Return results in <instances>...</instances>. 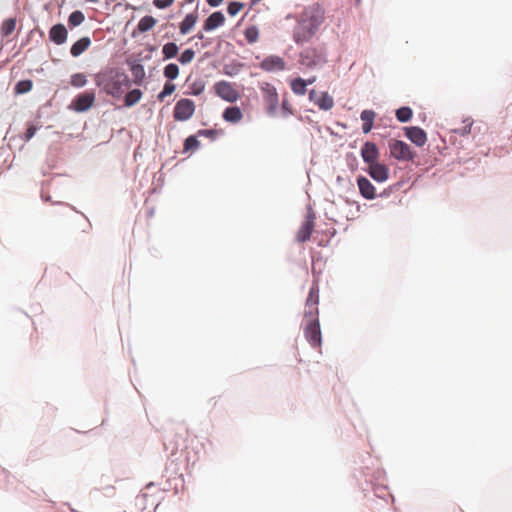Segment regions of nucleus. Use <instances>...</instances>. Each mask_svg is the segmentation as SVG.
I'll return each instance as SVG.
<instances>
[{
    "label": "nucleus",
    "mask_w": 512,
    "mask_h": 512,
    "mask_svg": "<svg viewBox=\"0 0 512 512\" xmlns=\"http://www.w3.org/2000/svg\"><path fill=\"white\" fill-rule=\"evenodd\" d=\"M316 32L317 31L314 28L303 22L301 19H298L293 30V40L297 44L306 43L314 37Z\"/></svg>",
    "instance_id": "obj_9"
},
{
    "label": "nucleus",
    "mask_w": 512,
    "mask_h": 512,
    "mask_svg": "<svg viewBox=\"0 0 512 512\" xmlns=\"http://www.w3.org/2000/svg\"><path fill=\"white\" fill-rule=\"evenodd\" d=\"M197 21L198 15L196 13L187 14L179 25L180 33L183 35L189 33Z\"/></svg>",
    "instance_id": "obj_22"
},
{
    "label": "nucleus",
    "mask_w": 512,
    "mask_h": 512,
    "mask_svg": "<svg viewBox=\"0 0 512 512\" xmlns=\"http://www.w3.org/2000/svg\"><path fill=\"white\" fill-rule=\"evenodd\" d=\"M204 90V84L202 83H194L192 85V94L193 95H199L203 92Z\"/></svg>",
    "instance_id": "obj_46"
},
{
    "label": "nucleus",
    "mask_w": 512,
    "mask_h": 512,
    "mask_svg": "<svg viewBox=\"0 0 512 512\" xmlns=\"http://www.w3.org/2000/svg\"><path fill=\"white\" fill-rule=\"evenodd\" d=\"M132 75L135 77L136 82H141L145 76L144 67L141 64H134L131 67Z\"/></svg>",
    "instance_id": "obj_38"
},
{
    "label": "nucleus",
    "mask_w": 512,
    "mask_h": 512,
    "mask_svg": "<svg viewBox=\"0 0 512 512\" xmlns=\"http://www.w3.org/2000/svg\"><path fill=\"white\" fill-rule=\"evenodd\" d=\"M142 98V91L140 89H133L125 95V106L131 107L138 103Z\"/></svg>",
    "instance_id": "obj_27"
},
{
    "label": "nucleus",
    "mask_w": 512,
    "mask_h": 512,
    "mask_svg": "<svg viewBox=\"0 0 512 512\" xmlns=\"http://www.w3.org/2000/svg\"><path fill=\"white\" fill-rule=\"evenodd\" d=\"M244 35L247 42L252 44L257 42L259 38V31L255 26H251L245 30Z\"/></svg>",
    "instance_id": "obj_34"
},
{
    "label": "nucleus",
    "mask_w": 512,
    "mask_h": 512,
    "mask_svg": "<svg viewBox=\"0 0 512 512\" xmlns=\"http://www.w3.org/2000/svg\"><path fill=\"white\" fill-rule=\"evenodd\" d=\"M198 134L201 136H205L207 138L214 139L217 136V131L212 129H206V130H199Z\"/></svg>",
    "instance_id": "obj_44"
},
{
    "label": "nucleus",
    "mask_w": 512,
    "mask_h": 512,
    "mask_svg": "<svg viewBox=\"0 0 512 512\" xmlns=\"http://www.w3.org/2000/svg\"><path fill=\"white\" fill-rule=\"evenodd\" d=\"M195 112V103L191 99H180L174 107L173 117L177 121H186L190 119Z\"/></svg>",
    "instance_id": "obj_8"
},
{
    "label": "nucleus",
    "mask_w": 512,
    "mask_h": 512,
    "mask_svg": "<svg viewBox=\"0 0 512 512\" xmlns=\"http://www.w3.org/2000/svg\"><path fill=\"white\" fill-rule=\"evenodd\" d=\"M70 83L74 87H83L86 85L87 79L83 73H75L71 76Z\"/></svg>",
    "instance_id": "obj_35"
},
{
    "label": "nucleus",
    "mask_w": 512,
    "mask_h": 512,
    "mask_svg": "<svg viewBox=\"0 0 512 512\" xmlns=\"http://www.w3.org/2000/svg\"><path fill=\"white\" fill-rule=\"evenodd\" d=\"M318 302H319V290L316 286H312L310 288L306 303H305V311L304 318L306 322L309 320L319 321L318 319Z\"/></svg>",
    "instance_id": "obj_7"
},
{
    "label": "nucleus",
    "mask_w": 512,
    "mask_h": 512,
    "mask_svg": "<svg viewBox=\"0 0 512 512\" xmlns=\"http://www.w3.org/2000/svg\"><path fill=\"white\" fill-rule=\"evenodd\" d=\"M361 156L363 161L368 165L378 162V147L373 142H366L361 148Z\"/></svg>",
    "instance_id": "obj_16"
},
{
    "label": "nucleus",
    "mask_w": 512,
    "mask_h": 512,
    "mask_svg": "<svg viewBox=\"0 0 512 512\" xmlns=\"http://www.w3.org/2000/svg\"><path fill=\"white\" fill-rule=\"evenodd\" d=\"M357 185L359 188L360 194L368 200L374 199L376 196V190L374 185L364 176H359L357 178Z\"/></svg>",
    "instance_id": "obj_17"
},
{
    "label": "nucleus",
    "mask_w": 512,
    "mask_h": 512,
    "mask_svg": "<svg viewBox=\"0 0 512 512\" xmlns=\"http://www.w3.org/2000/svg\"><path fill=\"white\" fill-rule=\"evenodd\" d=\"M179 48L174 42L166 43L162 48L164 59L174 58L178 54Z\"/></svg>",
    "instance_id": "obj_29"
},
{
    "label": "nucleus",
    "mask_w": 512,
    "mask_h": 512,
    "mask_svg": "<svg viewBox=\"0 0 512 512\" xmlns=\"http://www.w3.org/2000/svg\"><path fill=\"white\" fill-rule=\"evenodd\" d=\"M260 67L268 72L281 71L285 69V61L279 56H268L261 62Z\"/></svg>",
    "instance_id": "obj_18"
},
{
    "label": "nucleus",
    "mask_w": 512,
    "mask_h": 512,
    "mask_svg": "<svg viewBox=\"0 0 512 512\" xmlns=\"http://www.w3.org/2000/svg\"><path fill=\"white\" fill-rule=\"evenodd\" d=\"M199 141L198 139L191 135L189 136L188 138H186L185 142H184V150L185 151H189V150H194V149H197L199 147Z\"/></svg>",
    "instance_id": "obj_39"
},
{
    "label": "nucleus",
    "mask_w": 512,
    "mask_h": 512,
    "mask_svg": "<svg viewBox=\"0 0 512 512\" xmlns=\"http://www.w3.org/2000/svg\"><path fill=\"white\" fill-rule=\"evenodd\" d=\"M176 89V86L171 82H166L163 90L158 94L159 101H163L166 96L171 95Z\"/></svg>",
    "instance_id": "obj_36"
},
{
    "label": "nucleus",
    "mask_w": 512,
    "mask_h": 512,
    "mask_svg": "<svg viewBox=\"0 0 512 512\" xmlns=\"http://www.w3.org/2000/svg\"><path fill=\"white\" fill-rule=\"evenodd\" d=\"M203 37H204V36H203V34H202V33H198V34H197V38H198V39H203Z\"/></svg>",
    "instance_id": "obj_49"
},
{
    "label": "nucleus",
    "mask_w": 512,
    "mask_h": 512,
    "mask_svg": "<svg viewBox=\"0 0 512 512\" xmlns=\"http://www.w3.org/2000/svg\"><path fill=\"white\" fill-rule=\"evenodd\" d=\"M226 122L238 123L243 118V113L238 106L227 107L222 115Z\"/></svg>",
    "instance_id": "obj_21"
},
{
    "label": "nucleus",
    "mask_w": 512,
    "mask_h": 512,
    "mask_svg": "<svg viewBox=\"0 0 512 512\" xmlns=\"http://www.w3.org/2000/svg\"><path fill=\"white\" fill-rule=\"evenodd\" d=\"M156 24V19L152 16H144L140 19L137 25V29L140 32H147L152 29Z\"/></svg>",
    "instance_id": "obj_28"
},
{
    "label": "nucleus",
    "mask_w": 512,
    "mask_h": 512,
    "mask_svg": "<svg viewBox=\"0 0 512 512\" xmlns=\"http://www.w3.org/2000/svg\"><path fill=\"white\" fill-rule=\"evenodd\" d=\"M225 22V16L222 12L217 11L212 13L204 22L203 29L207 32L212 31Z\"/></svg>",
    "instance_id": "obj_20"
},
{
    "label": "nucleus",
    "mask_w": 512,
    "mask_h": 512,
    "mask_svg": "<svg viewBox=\"0 0 512 512\" xmlns=\"http://www.w3.org/2000/svg\"><path fill=\"white\" fill-rule=\"evenodd\" d=\"M282 111H283L284 116H288V115L293 114V111L291 109V105L285 99L282 101Z\"/></svg>",
    "instance_id": "obj_45"
},
{
    "label": "nucleus",
    "mask_w": 512,
    "mask_h": 512,
    "mask_svg": "<svg viewBox=\"0 0 512 512\" xmlns=\"http://www.w3.org/2000/svg\"><path fill=\"white\" fill-rule=\"evenodd\" d=\"M85 17L84 14L81 11H74L70 14L68 18V23L70 26H79L83 23Z\"/></svg>",
    "instance_id": "obj_33"
},
{
    "label": "nucleus",
    "mask_w": 512,
    "mask_h": 512,
    "mask_svg": "<svg viewBox=\"0 0 512 512\" xmlns=\"http://www.w3.org/2000/svg\"><path fill=\"white\" fill-rule=\"evenodd\" d=\"M67 29L63 24H56L50 28L49 38L57 45H62L67 40Z\"/></svg>",
    "instance_id": "obj_19"
},
{
    "label": "nucleus",
    "mask_w": 512,
    "mask_h": 512,
    "mask_svg": "<svg viewBox=\"0 0 512 512\" xmlns=\"http://www.w3.org/2000/svg\"><path fill=\"white\" fill-rule=\"evenodd\" d=\"M37 131V127L34 126V125H29L26 132H25V135H24V140L25 141H29L30 139L33 138V136L35 135Z\"/></svg>",
    "instance_id": "obj_43"
},
{
    "label": "nucleus",
    "mask_w": 512,
    "mask_h": 512,
    "mask_svg": "<svg viewBox=\"0 0 512 512\" xmlns=\"http://www.w3.org/2000/svg\"><path fill=\"white\" fill-rule=\"evenodd\" d=\"M326 62V52L324 47H307L299 55V63L303 66L312 68Z\"/></svg>",
    "instance_id": "obj_2"
},
{
    "label": "nucleus",
    "mask_w": 512,
    "mask_h": 512,
    "mask_svg": "<svg viewBox=\"0 0 512 512\" xmlns=\"http://www.w3.org/2000/svg\"><path fill=\"white\" fill-rule=\"evenodd\" d=\"M95 83L106 94L120 98L124 91L130 87L129 77L122 71L111 68L95 75Z\"/></svg>",
    "instance_id": "obj_1"
},
{
    "label": "nucleus",
    "mask_w": 512,
    "mask_h": 512,
    "mask_svg": "<svg viewBox=\"0 0 512 512\" xmlns=\"http://www.w3.org/2000/svg\"><path fill=\"white\" fill-rule=\"evenodd\" d=\"M243 6L244 5L242 3H240V2H231V3L228 4L227 12L231 16H235L236 14H238L241 11Z\"/></svg>",
    "instance_id": "obj_40"
},
{
    "label": "nucleus",
    "mask_w": 512,
    "mask_h": 512,
    "mask_svg": "<svg viewBox=\"0 0 512 512\" xmlns=\"http://www.w3.org/2000/svg\"><path fill=\"white\" fill-rule=\"evenodd\" d=\"M175 0H154L153 4L158 9H165L173 4Z\"/></svg>",
    "instance_id": "obj_42"
},
{
    "label": "nucleus",
    "mask_w": 512,
    "mask_h": 512,
    "mask_svg": "<svg viewBox=\"0 0 512 512\" xmlns=\"http://www.w3.org/2000/svg\"><path fill=\"white\" fill-rule=\"evenodd\" d=\"M388 148L390 156L398 161H412L416 156V152L412 147L401 140L390 139L388 141Z\"/></svg>",
    "instance_id": "obj_4"
},
{
    "label": "nucleus",
    "mask_w": 512,
    "mask_h": 512,
    "mask_svg": "<svg viewBox=\"0 0 512 512\" xmlns=\"http://www.w3.org/2000/svg\"><path fill=\"white\" fill-rule=\"evenodd\" d=\"M308 83L302 78L293 79L290 83L291 90L296 95H304L306 93V87Z\"/></svg>",
    "instance_id": "obj_26"
},
{
    "label": "nucleus",
    "mask_w": 512,
    "mask_h": 512,
    "mask_svg": "<svg viewBox=\"0 0 512 512\" xmlns=\"http://www.w3.org/2000/svg\"><path fill=\"white\" fill-rule=\"evenodd\" d=\"M304 335L313 347H320L322 336L319 321L309 320L304 328Z\"/></svg>",
    "instance_id": "obj_10"
},
{
    "label": "nucleus",
    "mask_w": 512,
    "mask_h": 512,
    "mask_svg": "<svg viewBox=\"0 0 512 512\" xmlns=\"http://www.w3.org/2000/svg\"><path fill=\"white\" fill-rule=\"evenodd\" d=\"M194 57H195V52H194V50H192V49H186V50H184V51L181 53V55H180V57H179V62H180L181 64H183V65H185V64H189V63H191V62L193 61Z\"/></svg>",
    "instance_id": "obj_37"
},
{
    "label": "nucleus",
    "mask_w": 512,
    "mask_h": 512,
    "mask_svg": "<svg viewBox=\"0 0 512 512\" xmlns=\"http://www.w3.org/2000/svg\"><path fill=\"white\" fill-rule=\"evenodd\" d=\"M213 88L215 94L226 102L234 103L240 99L239 91L228 81H218Z\"/></svg>",
    "instance_id": "obj_6"
},
{
    "label": "nucleus",
    "mask_w": 512,
    "mask_h": 512,
    "mask_svg": "<svg viewBox=\"0 0 512 512\" xmlns=\"http://www.w3.org/2000/svg\"><path fill=\"white\" fill-rule=\"evenodd\" d=\"M261 92L266 112L274 116L279 106V96L276 88L272 84L265 82L261 85Z\"/></svg>",
    "instance_id": "obj_5"
},
{
    "label": "nucleus",
    "mask_w": 512,
    "mask_h": 512,
    "mask_svg": "<svg viewBox=\"0 0 512 512\" xmlns=\"http://www.w3.org/2000/svg\"><path fill=\"white\" fill-rule=\"evenodd\" d=\"M16 25H17L16 18H8V19L4 20L1 25V28H0V33H1L2 38L9 37L15 31Z\"/></svg>",
    "instance_id": "obj_25"
},
{
    "label": "nucleus",
    "mask_w": 512,
    "mask_h": 512,
    "mask_svg": "<svg viewBox=\"0 0 512 512\" xmlns=\"http://www.w3.org/2000/svg\"><path fill=\"white\" fill-rule=\"evenodd\" d=\"M412 109L410 107H401L396 110V118L399 122H408L412 117Z\"/></svg>",
    "instance_id": "obj_31"
},
{
    "label": "nucleus",
    "mask_w": 512,
    "mask_h": 512,
    "mask_svg": "<svg viewBox=\"0 0 512 512\" xmlns=\"http://www.w3.org/2000/svg\"><path fill=\"white\" fill-rule=\"evenodd\" d=\"M404 131L407 138L419 147L424 146L427 142L426 132L420 127H405Z\"/></svg>",
    "instance_id": "obj_15"
},
{
    "label": "nucleus",
    "mask_w": 512,
    "mask_h": 512,
    "mask_svg": "<svg viewBox=\"0 0 512 512\" xmlns=\"http://www.w3.org/2000/svg\"><path fill=\"white\" fill-rule=\"evenodd\" d=\"M315 80H316V78L312 77V78H310L308 80H305V81L308 83V85H310V84L314 83Z\"/></svg>",
    "instance_id": "obj_48"
},
{
    "label": "nucleus",
    "mask_w": 512,
    "mask_h": 512,
    "mask_svg": "<svg viewBox=\"0 0 512 512\" xmlns=\"http://www.w3.org/2000/svg\"><path fill=\"white\" fill-rule=\"evenodd\" d=\"M95 102V95L91 92L79 94L71 103V108L77 112H84L90 109Z\"/></svg>",
    "instance_id": "obj_11"
},
{
    "label": "nucleus",
    "mask_w": 512,
    "mask_h": 512,
    "mask_svg": "<svg viewBox=\"0 0 512 512\" xmlns=\"http://www.w3.org/2000/svg\"><path fill=\"white\" fill-rule=\"evenodd\" d=\"M309 99L321 110H330L334 106L333 98L327 92H316L311 90L309 92Z\"/></svg>",
    "instance_id": "obj_12"
},
{
    "label": "nucleus",
    "mask_w": 512,
    "mask_h": 512,
    "mask_svg": "<svg viewBox=\"0 0 512 512\" xmlns=\"http://www.w3.org/2000/svg\"><path fill=\"white\" fill-rule=\"evenodd\" d=\"M368 174L377 182H385L389 178V168L380 162L368 165Z\"/></svg>",
    "instance_id": "obj_14"
},
{
    "label": "nucleus",
    "mask_w": 512,
    "mask_h": 512,
    "mask_svg": "<svg viewBox=\"0 0 512 512\" xmlns=\"http://www.w3.org/2000/svg\"><path fill=\"white\" fill-rule=\"evenodd\" d=\"M299 19L318 31L325 20V10L320 4L314 3L302 11Z\"/></svg>",
    "instance_id": "obj_3"
},
{
    "label": "nucleus",
    "mask_w": 512,
    "mask_h": 512,
    "mask_svg": "<svg viewBox=\"0 0 512 512\" xmlns=\"http://www.w3.org/2000/svg\"><path fill=\"white\" fill-rule=\"evenodd\" d=\"M189 2H192L193 0H188Z\"/></svg>",
    "instance_id": "obj_50"
},
{
    "label": "nucleus",
    "mask_w": 512,
    "mask_h": 512,
    "mask_svg": "<svg viewBox=\"0 0 512 512\" xmlns=\"http://www.w3.org/2000/svg\"><path fill=\"white\" fill-rule=\"evenodd\" d=\"M33 87L32 80H21L14 87L15 94H24L31 91Z\"/></svg>",
    "instance_id": "obj_30"
},
{
    "label": "nucleus",
    "mask_w": 512,
    "mask_h": 512,
    "mask_svg": "<svg viewBox=\"0 0 512 512\" xmlns=\"http://www.w3.org/2000/svg\"><path fill=\"white\" fill-rule=\"evenodd\" d=\"M314 219H315L314 214L309 213L307 215V217L305 218V220L302 222V224L297 232V235H296V239L298 242L304 243L310 239L311 234L313 233L314 227H315Z\"/></svg>",
    "instance_id": "obj_13"
},
{
    "label": "nucleus",
    "mask_w": 512,
    "mask_h": 512,
    "mask_svg": "<svg viewBox=\"0 0 512 512\" xmlns=\"http://www.w3.org/2000/svg\"><path fill=\"white\" fill-rule=\"evenodd\" d=\"M164 76L169 80H174L179 75V67L175 63H170L165 66L163 71Z\"/></svg>",
    "instance_id": "obj_32"
},
{
    "label": "nucleus",
    "mask_w": 512,
    "mask_h": 512,
    "mask_svg": "<svg viewBox=\"0 0 512 512\" xmlns=\"http://www.w3.org/2000/svg\"><path fill=\"white\" fill-rule=\"evenodd\" d=\"M91 45V40L89 37H83L80 38L78 41H76L70 50V53L74 57L80 56L85 50L89 48Z\"/></svg>",
    "instance_id": "obj_23"
},
{
    "label": "nucleus",
    "mask_w": 512,
    "mask_h": 512,
    "mask_svg": "<svg viewBox=\"0 0 512 512\" xmlns=\"http://www.w3.org/2000/svg\"><path fill=\"white\" fill-rule=\"evenodd\" d=\"M375 116L376 114L373 110H364L361 112L360 118L363 121L362 130L365 134L371 131Z\"/></svg>",
    "instance_id": "obj_24"
},
{
    "label": "nucleus",
    "mask_w": 512,
    "mask_h": 512,
    "mask_svg": "<svg viewBox=\"0 0 512 512\" xmlns=\"http://www.w3.org/2000/svg\"><path fill=\"white\" fill-rule=\"evenodd\" d=\"M222 2H223V0H207L208 5L211 6V7H217Z\"/></svg>",
    "instance_id": "obj_47"
},
{
    "label": "nucleus",
    "mask_w": 512,
    "mask_h": 512,
    "mask_svg": "<svg viewBox=\"0 0 512 512\" xmlns=\"http://www.w3.org/2000/svg\"><path fill=\"white\" fill-rule=\"evenodd\" d=\"M472 124H473L472 121L466 120L464 122V125L460 128L455 129L454 132L461 136H465L471 132Z\"/></svg>",
    "instance_id": "obj_41"
}]
</instances>
